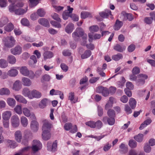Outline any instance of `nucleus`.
I'll return each mask as SVG.
<instances>
[{"mask_svg": "<svg viewBox=\"0 0 155 155\" xmlns=\"http://www.w3.org/2000/svg\"><path fill=\"white\" fill-rule=\"evenodd\" d=\"M23 84L25 86H29L31 84V81L29 78L23 77L21 80Z\"/></svg>", "mask_w": 155, "mask_h": 155, "instance_id": "obj_17", "label": "nucleus"}, {"mask_svg": "<svg viewBox=\"0 0 155 155\" xmlns=\"http://www.w3.org/2000/svg\"><path fill=\"white\" fill-rule=\"evenodd\" d=\"M15 44L12 42L8 41H7L5 43V46L7 47L11 48Z\"/></svg>", "mask_w": 155, "mask_h": 155, "instance_id": "obj_63", "label": "nucleus"}, {"mask_svg": "<svg viewBox=\"0 0 155 155\" xmlns=\"http://www.w3.org/2000/svg\"><path fill=\"white\" fill-rule=\"evenodd\" d=\"M12 115V113L10 111H5L2 114V117L3 120H9Z\"/></svg>", "mask_w": 155, "mask_h": 155, "instance_id": "obj_16", "label": "nucleus"}, {"mask_svg": "<svg viewBox=\"0 0 155 155\" xmlns=\"http://www.w3.org/2000/svg\"><path fill=\"white\" fill-rule=\"evenodd\" d=\"M51 16L53 19L56 20L58 22H61V19L59 17V16L57 14L54 13L51 15Z\"/></svg>", "mask_w": 155, "mask_h": 155, "instance_id": "obj_53", "label": "nucleus"}, {"mask_svg": "<svg viewBox=\"0 0 155 155\" xmlns=\"http://www.w3.org/2000/svg\"><path fill=\"white\" fill-rule=\"evenodd\" d=\"M127 89L132 90L134 88V86L132 83L130 82H127L126 84Z\"/></svg>", "mask_w": 155, "mask_h": 155, "instance_id": "obj_60", "label": "nucleus"}, {"mask_svg": "<svg viewBox=\"0 0 155 155\" xmlns=\"http://www.w3.org/2000/svg\"><path fill=\"white\" fill-rule=\"evenodd\" d=\"M85 124L86 125L90 127L91 128H95V126L94 124V121H90L87 122L85 123Z\"/></svg>", "mask_w": 155, "mask_h": 155, "instance_id": "obj_48", "label": "nucleus"}, {"mask_svg": "<svg viewBox=\"0 0 155 155\" xmlns=\"http://www.w3.org/2000/svg\"><path fill=\"white\" fill-rule=\"evenodd\" d=\"M41 96V94L40 92L35 90H34L31 92V97L30 99H32L33 98H39Z\"/></svg>", "mask_w": 155, "mask_h": 155, "instance_id": "obj_9", "label": "nucleus"}, {"mask_svg": "<svg viewBox=\"0 0 155 155\" xmlns=\"http://www.w3.org/2000/svg\"><path fill=\"white\" fill-rule=\"evenodd\" d=\"M48 100L47 98L42 99L38 104L39 108L41 109L45 108L48 104Z\"/></svg>", "mask_w": 155, "mask_h": 155, "instance_id": "obj_13", "label": "nucleus"}, {"mask_svg": "<svg viewBox=\"0 0 155 155\" xmlns=\"http://www.w3.org/2000/svg\"><path fill=\"white\" fill-rule=\"evenodd\" d=\"M123 56L120 53H118L117 54L113 55L112 56V59L115 61H118L120 59H122Z\"/></svg>", "mask_w": 155, "mask_h": 155, "instance_id": "obj_25", "label": "nucleus"}, {"mask_svg": "<svg viewBox=\"0 0 155 155\" xmlns=\"http://www.w3.org/2000/svg\"><path fill=\"white\" fill-rule=\"evenodd\" d=\"M123 24L122 21L117 20L114 26V29L116 31L118 30L122 26Z\"/></svg>", "mask_w": 155, "mask_h": 155, "instance_id": "obj_15", "label": "nucleus"}, {"mask_svg": "<svg viewBox=\"0 0 155 155\" xmlns=\"http://www.w3.org/2000/svg\"><path fill=\"white\" fill-rule=\"evenodd\" d=\"M107 114L109 117H114L115 116L114 111L112 109L109 110L107 111Z\"/></svg>", "mask_w": 155, "mask_h": 155, "instance_id": "obj_44", "label": "nucleus"}, {"mask_svg": "<svg viewBox=\"0 0 155 155\" xmlns=\"http://www.w3.org/2000/svg\"><path fill=\"white\" fill-rule=\"evenodd\" d=\"M7 61L9 63L14 64L15 63L16 61V59L14 56L11 55L8 56Z\"/></svg>", "mask_w": 155, "mask_h": 155, "instance_id": "obj_33", "label": "nucleus"}, {"mask_svg": "<svg viewBox=\"0 0 155 155\" xmlns=\"http://www.w3.org/2000/svg\"><path fill=\"white\" fill-rule=\"evenodd\" d=\"M123 16L124 17V20H126L128 19L129 21H131L133 19V18L131 14L126 13L123 14Z\"/></svg>", "mask_w": 155, "mask_h": 155, "instance_id": "obj_36", "label": "nucleus"}, {"mask_svg": "<svg viewBox=\"0 0 155 155\" xmlns=\"http://www.w3.org/2000/svg\"><path fill=\"white\" fill-rule=\"evenodd\" d=\"M10 93V91L7 88H3L0 90V95H9Z\"/></svg>", "mask_w": 155, "mask_h": 155, "instance_id": "obj_26", "label": "nucleus"}, {"mask_svg": "<svg viewBox=\"0 0 155 155\" xmlns=\"http://www.w3.org/2000/svg\"><path fill=\"white\" fill-rule=\"evenodd\" d=\"M94 124L95 128L96 127L98 129H100L103 126L102 123L100 120H98L96 122H94Z\"/></svg>", "mask_w": 155, "mask_h": 155, "instance_id": "obj_47", "label": "nucleus"}, {"mask_svg": "<svg viewBox=\"0 0 155 155\" xmlns=\"http://www.w3.org/2000/svg\"><path fill=\"white\" fill-rule=\"evenodd\" d=\"M74 25L72 23L69 24L65 28L66 32L68 34L71 33L74 29Z\"/></svg>", "mask_w": 155, "mask_h": 155, "instance_id": "obj_21", "label": "nucleus"}, {"mask_svg": "<svg viewBox=\"0 0 155 155\" xmlns=\"http://www.w3.org/2000/svg\"><path fill=\"white\" fill-rule=\"evenodd\" d=\"M136 103V101L134 98H131L130 99L129 104L132 109H134L135 108Z\"/></svg>", "mask_w": 155, "mask_h": 155, "instance_id": "obj_30", "label": "nucleus"}, {"mask_svg": "<svg viewBox=\"0 0 155 155\" xmlns=\"http://www.w3.org/2000/svg\"><path fill=\"white\" fill-rule=\"evenodd\" d=\"M111 145L109 142L105 144L103 147V150L104 151H107L111 147Z\"/></svg>", "mask_w": 155, "mask_h": 155, "instance_id": "obj_52", "label": "nucleus"}, {"mask_svg": "<svg viewBox=\"0 0 155 155\" xmlns=\"http://www.w3.org/2000/svg\"><path fill=\"white\" fill-rule=\"evenodd\" d=\"M90 31L92 32H97L99 30V27L97 25H93L90 27Z\"/></svg>", "mask_w": 155, "mask_h": 155, "instance_id": "obj_45", "label": "nucleus"}, {"mask_svg": "<svg viewBox=\"0 0 155 155\" xmlns=\"http://www.w3.org/2000/svg\"><path fill=\"white\" fill-rule=\"evenodd\" d=\"M143 134H140L138 135L135 136L134 139L138 142H141L143 140Z\"/></svg>", "mask_w": 155, "mask_h": 155, "instance_id": "obj_40", "label": "nucleus"}, {"mask_svg": "<svg viewBox=\"0 0 155 155\" xmlns=\"http://www.w3.org/2000/svg\"><path fill=\"white\" fill-rule=\"evenodd\" d=\"M22 111L24 115L27 117H29L31 116V112L30 110L26 107L22 109Z\"/></svg>", "mask_w": 155, "mask_h": 155, "instance_id": "obj_35", "label": "nucleus"}, {"mask_svg": "<svg viewBox=\"0 0 155 155\" xmlns=\"http://www.w3.org/2000/svg\"><path fill=\"white\" fill-rule=\"evenodd\" d=\"M72 125V124L71 123H66L64 124V129L66 130H69L71 128Z\"/></svg>", "mask_w": 155, "mask_h": 155, "instance_id": "obj_50", "label": "nucleus"}, {"mask_svg": "<svg viewBox=\"0 0 155 155\" xmlns=\"http://www.w3.org/2000/svg\"><path fill=\"white\" fill-rule=\"evenodd\" d=\"M15 138L16 140L18 142H20L22 137V135L21 132L19 130L17 131L15 134Z\"/></svg>", "mask_w": 155, "mask_h": 155, "instance_id": "obj_18", "label": "nucleus"}, {"mask_svg": "<svg viewBox=\"0 0 155 155\" xmlns=\"http://www.w3.org/2000/svg\"><path fill=\"white\" fill-rule=\"evenodd\" d=\"M45 12L42 9H39L37 11V14L40 17H43L45 15Z\"/></svg>", "mask_w": 155, "mask_h": 155, "instance_id": "obj_59", "label": "nucleus"}, {"mask_svg": "<svg viewBox=\"0 0 155 155\" xmlns=\"http://www.w3.org/2000/svg\"><path fill=\"white\" fill-rule=\"evenodd\" d=\"M11 122L13 127H16L19 125L20 120L18 116L16 115L12 116L11 119Z\"/></svg>", "mask_w": 155, "mask_h": 155, "instance_id": "obj_4", "label": "nucleus"}, {"mask_svg": "<svg viewBox=\"0 0 155 155\" xmlns=\"http://www.w3.org/2000/svg\"><path fill=\"white\" fill-rule=\"evenodd\" d=\"M53 53L50 51H45L43 54V56L45 60L47 59H50L54 56Z\"/></svg>", "mask_w": 155, "mask_h": 155, "instance_id": "obj_14", "label": "nucleus"}, {"mask_svg": "<svg viewBox=\"0 0 155 155\" xmlns=\"http://www.w3.org/2000/svg\"><path fill=\"white\" fill-rule=\"evenodd\" d=\"M21 22L22 25L25 26H28L29 24V22L28 20L25 18L22 19L21 20Z\"/></svg>", "mask_w": 155, "mask_h": 155, "instance_id": "obj_56", "label": "nucleus"}, {"mask_svg": "<svg viewBox=\"0 0 155 155\" xmlns=\"http://www.w3.org/2000/svg\"><path fill=\"white\" fill-rule=\"evenodd\" d=\"M14 28L13 25L12 23H10L5 26L4 30L6 31L9 32L12 31Z\"/></svg>", "mask_w": 155, "mask_h": 155, "instance_id": "obj_22", "label": "nucleus"}, {"mask_svg": "<svg viewBox=\"0 0 155 155\" xmlns=\"http://www.w3.org/2000/svg\"><path fill=\"white\" fill-rule=\"evenodd\" d=\"M15 111L18 114H22L21 107V106L17 105L14 109Z\"/></svg>", "mask_w": 155, "mask_h": 155, "instance_id": "obj_43", "label": "nucleus"}, {"mask_svg": "<svg viewBox=\"0 0 155 155\" xmlns=\"http://www.w3.org/2000/svg\"><path fill=\"white\" fill-rule=\"evenodd\" d=\"M38 22L39 24L43 25L44 26L48 27L49 24L48 21L44 18H41L38 20Z\"/></svg>", "mask_w": 155, "mask_h": 155, "instance_id": "obj_20", "label": "nucleus"}, {"mask_svg": "<svg viewBox=\"0 0 155 155\" xmlns=\"http://www.w3.org/2000/svg\"><path fill=\"white\" fill-rule=\"evenodd\" d=\"M97 112L99 116L101 117L103 115V110L101 107L100 106H97Z\"/></svg>", "mask_w": 155, "mask_h": 155, "instance_id": "obj_58", "label": "nucleus"}, {"mask_svg": "<svg viewBox=\"0 0 155 155\" xmlns=\"http://www.w3.org/2000/svg\"><path fill=\"white\" fill-rule=\"evenodd\" d=\"M39 0H29L31 4V7H33L36 6L38 3Z\"/></svg>", "mask_w": 155, "mask_h": 155, "instance_id": "obj_61", "label": "nucleus"}, {"mask_svg": "<svg viewBox=\"0 0 155 155\" xmlns=\"http://www.w3.org/2000/svg\"><path fill=\"white\" fill-rule=\"evenodd\" d=\"M42 139L45 140H47L51 137L50 131H43L42 134Z\"/></svg>", "mask_w": 155, "mask_h": 155, "instance_id": "obj_11", "label": "nucleus"}, {"mask_svg": "<svg viewBox=\"0 0 155 155\" xmlns=\"http://www.w3.org/2000/svg\"><path fill=\"white\" fill-rule=\"evenodd\" d=\"M22 94L25 97H27L30 99L31 97V92L28 88H25L23 89Z\"/></svg>", "mask_w": 155, "mask_h": 155, "instance_id": "obj_23", "label": "nucleus"}, {"mask_svg": "<svg viewBox=\"0 0 155 155\" xmlns=\"http://www.w3.org/2000/svg\"><path fill=\"white\" fill-rule=\"evenodd\" d=\"M38 123L36 120H33L31 121L30 127L34 131H37L38 130Z\"/></svg>", "mask_w": 155, "mask_h": 155, "instance_id": "obj_12", "label": "nucleus"}, {"mask_svg": "<svg viewBox=\"0 0 155 155\" xmlns=\"http://www.w3.org/2000/svg\"><path fill=\"white\" fill-rule=\"evenodd\" d=\"M8 74L11 76L15 77L18 74V71L15 69H12L8 71Z\"/></svg>", "mask_w": 155, "mask_h": 155, "instance_id": "obj_31", "label": "nucleus"}, {"mask_svg": "<svg viewBox=\"0 0 155 155\" xmlns=\"http://www.w3.org/2000/svg\"><path fill=\"white\" fill-rule=\"evenodd\" d=\"M100 15L102 18H107L109 15H111V11L109 9H106L104 11L99 13Z\"/></svg>", "mask_w": 155, "mask_h": 155, "instance_id": "obj_8", "label": "nucleus"}, {"mask_svg": "<svg viewBox=\"0 0 155 155\" xmlns=\"http://www.w3.org/2000/svg\"><path fill=\"white\" fill-rule=\"evenodd\" d=\"M105 87H104L102 86H100L97 87L96 89V92L99 93H103V92L104 91V89Z\"/></svg>", "mask_w": 155, "mask_h": 155, "instance_id": "obj_54", "label": "nucleus"}, {"mask_svg": "<svg viewBox=\"0 0 155 155\" xmlns=\"http://www.w3.org/2000/svg\"><path fill=\"white\" fill-rule=\"evenodd\" d=\"M91 54V51L90 50H87L84 52V54L81 55V57L82 59H84L90 57Z\"/></svg>", "mask_w": 155, "mask_h": 155, "instance_id": "obj_32", "label": "nucleus"}, {"mask_svg": "<svg viewBox=\"0 0 155 155\" xmlns=\"http://www.w3.org/2000/svg\"><path fill=\"white\" fill-rule=\"evenodd\" d=\"M50 79V76L47 74H45L42 76L41 81L42 83H44L45 81H48Z\"/></svg>", "mask_w": 155, "mask_h": 155, "instance_id": "obj_37", "label": "nucleus"}, {"mask_svg": "<svg viewBox=\"0 0 155 155\" xmlns=\"http://www.w3.org/2000/svg\"><path fill=\"white\" fill-rule=\"evenodd\" d=\"M43 126L42 127V130L43 131H51L52 127V124L48 120H44L42 121Z\"/></svg>", "mask_w": 155, "mask_h": 155, "instance_id": "obj_3", "label": "nucleus"}, {"mask_svg": "<svg viewBox=\"0 0 155 155\" xmlns=\"http://www.w3.org/2000/svg\"><path fill=\"white\" fill-rule=\"evenodd\" d=\"M54 95H60V97L62 100L64 98V94L61 91L59 90H55Z\"/></svg>", "mask_w": 155, "mask_h": 155, "instance_id": "obj_57", "label": "nucleus"}, {"mask_svg": "<svg viewBox=\"0 0 155 155\" xmlns=\"http://www.w3.org/2000/svg\"><path fill=\"white\" fill-rule=\"evenodd\" d=\"M26 12V11L23 8H18L15 11V14L18 15H22Z\"/></svg>", "mask_w": 155, "mask_h": 155, "instance_id": "obj_42", "label": "nucleus"}, {"mask_svg": "<svg viewBox=\"0 0 155 155\" xmlns=\"http://www.w3.org/2000/svg\"><path fill=\"white\" fill-rule=\"evenodd\" d=\"M103 69L101 68L98 67L97 68V72L101 76L104 77L106 76L105 73L103 71Z\"/></svg>", "mask_w": 155, "mask_h": 155, "instance_id": "obj_46", "label": "nucleus"}, {"mask_svg": "<svg viewBox=\"0 0 155 155\" xmlns=\"http://www.w3.org/2000/svg\"><path fill=\"white\" fill-rule=\"evenodd\" d=\"M135 49V45L134 44H131L128 47L127 50L128 52H131L133 51Z\"/></svg>", "mask_w": 155, "mask_h": 155, "instance_id": "obj_64", "label": "nucleus"}, {"mask_svg": "<svg viewBox=\"0 0 155 155\" xmlns=\"http://www.w3.org/2000/svg\"><path fill=\"white\" fill-rule=\"evenodd\" d=\"M21 122L22 126L24 127H27L28 124V120L24 116H22L21 118Z\"/></svg>", "mask_w": 155, "mask_h": 155, "instance_id": "obj_28", "label": "nucleus"}, {"mask_svg": "<svg viewBox=\"0 0 155 155\" xmlns=\"http://www.w3.org/2000/svg\"><path fill=\"white\" fill-rule=\"evenodd\" d=\"M29 70L26 67H22L20 69V71L21 74L25 76H28Z\"/></svg>", "mask_w": 155, "mask_h": 155, "instance_id": "obj_24", "label": "nucleus"}, {"mask_svg": "<svg viewBox=\"0 0 155 155\" xmlns=\"http://www.w3.org/2000/svg\"><path fill=\"white\" fill-rule=\"evenodd\" d=\"M148 76L145 74H140L137 75V78L136 80V83L137 85L141 86L145 83V80L148 78Z\"/></svg>", "mask_w": 155, "mask_h": 155, "instance_id": "obj_2", "label": "nucleus"}, {"mask_svg": "<svg viewBox=\"0 0 155 155\" xmlns=\"http://www.w3.org/2000/svg\"><path fill=\"white\" fill-rule=\"evenodd\" d=\"M8 18L5 17L2 18L0 21V27H2L5 25L8 22Z\"/></svg>", "mask_w": 155, "mask_h": 155, "instance_id": "obj_34", "label": "nucleus"}, {"mask_svg": "<svg viewBox=\"0 0 155 155\" xmlns=\"http://www.w3.org/2000/svg\"><path fill=\"white\" fill-rule=\"evenodd\" d=\"M113 49L118 52H122L125 50L126 46L122 44H116L114 46Z\"/></svg>", "mask_w": 155, "mask_h": 155, "instance_id": "obj_5", "label": "nucleus"}, {"mask_svg": "<svg viewBox=\"0 0 155 155\" xmlns=\"http://www.w3.org/2000/svg\"><path fill=\"white\" fill-rule=\"evenodd\" d=\"M14 97L17 101L24 104H26L27 103V101L21 95H14Z\"/></svg>", "mask_w": 155, "mask_h": 155, "instance_id": "obj_10", "label": "nucleus"}, {"mask_svg": "<svg viewBox=\"0 0 155 155\" xmlns=\"http://www.w3.org/2000/svg\"><path fill=\"white\" fill-rule=\"evenodd\" d=\"M8 63L6 60L2 59L0 60V67L5 68L8 66Z\"/></svg>", "mask_w": 155, "mask_h": 155, "instance_id": "obj_38", "label": "nucleus"}, {"mask_svg": "<svg viewBox=\"0 0 155 155\" xmlns=\"http://www.w3.org/2000/svg\"><path fill=\"white\" fill-rule=\"evenodd\" d=\"M129 145L131 148H135L137 147V143L135 140H131L129 141Z\"/></svg>", "mask_w": 155, "mask_h": 155, "instance_id": "obj_41", "label": "nucleus"}, {"mask_svg": "<svg viewBox=\"0 0 155 155\" xmlns=\"http://www.w3.org/2000/svg\"><path fill=\"white\" fill-rule=\"evenodd\" d=\"M22 48L19 45H17L11 50V53L14 55H19L22 52Z\"/></svg>", "mask_w": 155, "mask_h": 155, "instance_id": "obj_6", "label": "nucleus"}, {"mask_svg": "<svg viewBox=\"0 0 155 155\" xmlns=\"http://www.w3.org/2000/svg\"><path fill=\"white\" fill-rule=\"evenodd\" d=\"M71 14L68 13V11H65L63 13V18L64 20H66L68 19V17L70 16Z\"/></svg>", "mask_w": 155, "mask_h": 155, "instance_id": "obj_49", "label": "nucleus"}, {"mask_svg": "<svg viewBox=\"0 0 155 155\" xmlns=\"http://www.w3.org/2000/svg\"><path fill=\"white\" fill-rule=\"evenodd\" d=\"M50 23L52 25L58 28H60L61 27V24L54 21H50Z\"/></svg>", "mask_w": 155, "mask_h": 155, "instance_id": "obj_51", "label": "nucleus"}, {"mask_svg": "<svg viewBox=\"0 0 155 155\" xmlns=\"http://www.w3.org/2000/svg\"><path fill=\"white\" fill-rule=\"evenodd\" d=\"M102 121L105 124L107 123L109 125H112L114 124L115 120L114 117H105L103 118Z\"/></svg>", "mask_w": 155, "mask_h": 155, "instance_id": "obj_7", "label": "nucleus"}, {"mask_svg": "<svg viewBox=\"0 0 155 155\" xmlns=\"http://www.w3.org/2000/svg\"><path fill=\"white\" fill-rule=\"evenodd\" d=\"M7 103L9 106L14 107L15 105L16 101L13 98L9 97L7 99Z\"/></svg>", "mask_w": 155, "mask_h": 155, "instance_id": "obj_29", "label": "nucleus"}, {"mask_svg": "<svg viewBox=\"0 0 155 155\" xmlns=\"http://www.w3.org/2000/svg\"><path fill=\"white\" fill-rule=\"evenodd\" d=\"M91 16V14L89 12H82L81 13V17L82 18L85 19L88 17Z\"/></svg>", "mask_w": 155, "mask_h": 155, "instance_id": "obj_39", "label": "nucleus"}, {"mask_svg": "<svg viewBox=\"0 0 155 155\" xmlns=\"http://www.w3.org/2000/svg\"><path fill=\"white\" fill-rule=\"evenodd\" d=\"M21 85L20 81L18 80H17L14 84L13 89L16 91H18L21 89Z\"/></svg>", "mask_w": 155, "mask_h": 155, "instance_id": "obj_19", "label": "nucleus"}, {"mask_svg": "<svg viewBox=\"0 0 155 155\" xmlns=\"http://www.w3.org/2000/svg\"><path fill=\"white\" fill-rule=\"evenodd\" d=\"M33 145H35L36 146L42 147V144L40 142L37 140H35L33 141Z\"/></svg>", "mask_w": 155, "mask_h": 155, "instance_id": "obj_62", "label": "nucleus"}, {"mask_svg": "<svg viewBox=\"0 0 155 155\" xmlns=\"http://www.w3.org/2000/svg\"><path fill=\"white\" fill-rule=\"evenodd\" d=\"M72 36L73 39L76 41L79 40L80 37H81L83 40H87V35L80 28H77L72 34Z\"/></svg>", "mask_w": 155, "mask_h": 155, "instance_id": "obj_1", "label": "nucleus"}, {"mask_svg": "<svg viewBox=\"0 0 155 155\" xmlns=\"http://www.w3.org/2000/svg\"><path fill=\"white\" fill-rule=\"evenodd\" d=\"M7 142L8 144V147L10 148H14L17 146V144L14 141L8 140Z\"/></svg>", "mask_w": 155, "mask_h": 155, "instance_id": "obj_27", "label": "nucleus"}, {"mask_svg": "<svg viewBox=\"0 0 155 155\" xmlns=\"http://www.w3.org/2000/svg\"><path fill=\"white\" fill-rule=\"evenodd\" d=\"M124 110L126 113L127 114H130L132 112L131 109L128 105H125Z\"/></svg>", "mask_w": 155, "mask_h": 155, "instance_id": "obj_55", "label": "nucleus"}]
</instances>
